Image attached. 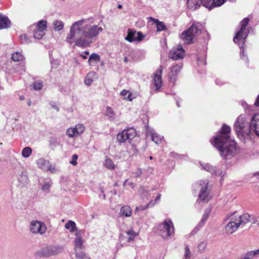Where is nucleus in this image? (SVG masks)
I'll use <instances>...</instances> for the list:
<instances>
[{
	"label": "nucleus",
	"instance_id": "1",
	"mask_svg": "<svg viewBox=\"0 0 259 259\" xmlns=\"http://www.w3.org/2000/svg\"><path fill=\"white\" fill-rule=\"evenodd\" d=\"M85 22V19H81L72 24L66 38L67 42L85 48L96 40L97 36L102 31V28L97 25L84 24Z\"/></svg>",
	"mask_w": 259,
	"mask_h": 259
},
{
	"label": "nucleus",
	"instance_id": "2",
	"mask_svg": "<svg viewBox=\"0 0 259 259\" xmlns=\"http://www.w3.org/2000/svg\"><path fill=\"white\" fill-rule=\"evenodd\" d=\"M231 127L224 124L217 135L211 140V144L219 151L223 159H230L237 151V144L230 138Z\"/></svg>",
	"mask_w": 259,
	"mask_h": 259
},
{
	"label": "nucleus",
	"instance_id": "3",
	"mask_svg": "<svg viewBox=\"0 0 259 259\" xmlns=\"http://www.w3.org/2000/svg\"><path fill=\"white\" fill-rule=\"evenodd\" d=\"M249 19L248 17L244 18L240 22L241 28L240 30L236 33V35L233 38L234 42L236 44L239 42V40H242V44H239V47L241 49L240 56L244 57V51L243 49V46L244 44V41L248 36V34L250 30L252 29L251 27L248 29L247 31L246 30V27L249 23Z\"/></svg>",
	"mask_w": 259,
	"mask_h": 259
},
{
	"label": "nucleus",
	"instance_id": "4",
	"mask_svg": "<svg viewBox=\"0 0 259 259\" xmlns=\"http://www.w3.org/2000/svg\"><path fill=\"white\" fill-rule=\"evenodd\" d=\"M234 127L239 137L248 136L251 131L250 123L247 121L245 116L243 115L238 117L234 124Z\"/></svg>",
	"mask_w": 259,
	"mask_h": 259
},
{
	"label": "nucleus",
	"instance_id": "5",
	"mask_svg": "<svg viewBox=\"0 0 259 259\" xmlns=\"http://www.w3.org/2000/svg\"><path fill=\"white\" fill-rule=\"evenodd\" d=\"M208 182L206 181H199L194 185L195 191H199V199L203 202H208L211 199V196L208 191Z\"/></svg>",
	"mask_w": 259,
	"mask_h": 259
},
{
	"label": "nucleus",
	"instance_id": "6",
	"mask_svg": "<svg viewBox=\"0 0 259 259\" xmlns=\"http://www.w3.org/2000/svg\"><path fill=\"white\" fill-rule=\"evenodd\" d=\"M200 31L195 25L193 24L188 30L181 33L180 38L186 44L194 43Z\"/></svg>",
	"mask_w": 259,
	"mask_h": 259
},
{
	"label": "nucleus",
	"instance_id": "7",
	"mask_svg": "<svg viewBox=\"0 0 259 259\" xmlns=\"http://www.w3.org/2000/svg\"><path fill=\"white\" fill-rule=\"evenodd\" d=\"M64 250L62 246H49L42 248L40 251V254L43 257H49L53 255H57Z\"/></svg>",
	"mask_w": 259,
	"mask_h": 259
},
{
	"label": "nucleus",
	"instance_id": "8",
	"mask_svg": "<svg viewBox=\"0 0 259 259\" xmlns=\"http://www.w3.org/2000/svg\"><path fill=\"white\" fill-rule=\"evenodd\" d=\"M136 131L133 128L125 129L118 134L117 140L120 143H124L126 141H130L136 137Z\"/></svg>",
	"mask_w": 259,
	"mask_h": 259
},
{
	"label": "nucleus",
	"instance_id": "9",
	"mask_svg": "<svg viewBox=\"0 0 259 259\" xmlns=\"http://www.w3.org/2000/svg\"><path fill=\"white\" fill-rule=\"evenodd\" d=\"M29 229L32 233L42 235L46 232L47 227L44 223L33 220L30 222Z\"/></svg>",
	"mask_w": 259,
	"mask_h": 259
},
{
	"label": "nucleus",
	"instance_id": "10",
	"mask_svg": "<svg viewBox=\"0 0 259 259\" xmlns=\"http://www.w3.org/2000/svg\"><path fill=\"white\" fill-rule=\"evenodd\" d=\"M163 230L160 231L161 235L164 238H167L174 234V227L171 220H165L163 222Z\"/></svg>",
	"mask_w": 259,
	"mask_h": 259
},
{
	"label": "nucleus",
	"instance_id": "11",
	"mask_svg": "<svg viewBox=\"0 0 259 259\" xmlns=\"http://www.w3.org/2000/svg\"><path fill=\"white\" fill-rule=\"evenodd\" d=\"M85 130L84 126L82 124H77L74 127H70L67 129L66 135L70 138L79 136Z\"/></svg>",
	"mask_w": 259,
	"mask_h": 259
},
{
	"label": "nucleus",
	"instance_id": "12",
	"mask_svg": "<svg viewBox=\"0 0 259 259\" xmlns=\"http://www.w3.org/2000/svg\"><path fill=\"white\" fill-rule=\"evenodd\" d=\"M185 55V51L181 45H179L177 48H174L169 53V57L174 60L182 59Z\"/></svg>",
	"mask_w": 259,
	"mask_h": 259
},
{
	"label": "nucleus",
	"instance_id": "13",
	"mask_svg": "<svg viewBox=\"0 0 259 259\" xmlns=\"http://www.w3.org/2000/svg\"><path fill=\"white\" fill-rule=\"evenodd\" d=\"M251 131L259 137V113L254 114L250 120Z\"/></svg>",
	"mask_w": 259,
	"mask_h": 259
},
{
	"label": "nucleus",
	"instance_id": "14",
	"mask_svg": "<svg viewBox=\"0 0 259 259\" xmlns=\"http://www.w3.org/2000/svg\"><path fill=\"white\" fill-rule=\"evenodd\" d=\"M162 69V67L160 66L159 68L156 70L153 78L154 83L156 90H158L161 86L162 82L161 78Z\"/></svg>",
	"mask_w": 259,
	"mask_h": 259
},
{
	"label": "nucleus",
	"instance_id": "15",
	"mask_svg": "<svg viewBox=\"0 0 259 259\" xmlns=\"http://www.w3.org/2000/svg\"><path fill=\"white\" fill-rule=\"evenodd\" d=\"M203 169H205L206 171L210 172L211 174L215 175L217 176H220L221 177L223 171L221 169H217V168L214 166H212V165L207 163L204 164H201Z\"/></svg>",
	"mask_w": 259,
	"mask_h": 259
},
{
	"label": "nucleus",
	"instance_id": "16",
	"mask_svg": "<svg viewBox=\"0 0 259 259\" xmlns=\"http://www.w3.org/2000/svg\"><path fill=\"white\" fill-rule=\"evenodd\" d=\"M210 211H211V210L209 208H207L205 210L204 214L203 215V217H202L201 221L199 222V223L197 226V227H196L194 229V230L192 231V233H196L197 230H198L201 227H202V226L204 225V224H205L206 220L208 219V218L209 216V214H210Z\"/></svg>",
	"mask_w": 259,
	"mask_h": 259
},
{
	"label": "nucleus",
	"instance_id": "17",
	"mask_svg": "<svg viewBox=\"0 0 259 259\" xmlns=\"http://www.w3.org/2000/svg\"><path fill=\"white\" fill-rule=\"evenodd\" d=\"M75 238L74 239V249L83 248V241L82 239V233L79 230L75 233Z\"/></svg>",
	"mask_w": 259,
	"mask_h": 259
},
{
	"label": "nucleus",
	"instance_id": "18",
	"mask_svg": "<svg viewBox=\"0 0 259 259\" xmlns=\"http://www.w3.org/2000/svg\"><path fill=\"white\" fill-rule=\"evenodd\" d=\"M11 26V22L8 17L0 13V29H7Z\"/></svg>",
	"mask_w": 259,
	"mask_h": 259
},
{
	"label": "nucleus",
	"instance_id": "19",
	"mask_svg": "<svg viewBox=\"0 0 259 259\" xmlns=\"http://www.w3.org/2000/svg\"><path fill=\"white\" fill-rule=\"evenodd\" d=\"M146 135L148 136H151L152 140L156 144H159L161 142L160 136L154 132V130L150 127H147L146 130Z\"/></svg>",
	"mask_w": 259,
	"mask_h": 259
},
{
	"label": "nucleus",
	"instance_id": "20",
	"mask_svg": "<svg viewBox=\"0 0 259 259\" xmlns=\"http://www.w3.org/2000/svg\"><path fill=\"white\" fill-rule=\"evenodd\" d=\"M182 66L181 65H176L172 67L169 74L171 81H175L176 78Z\"/></svg>",
	"mask_w": 259,
	"mask_h": 259
},
{
	"label": "nucleus",
	"instance_id": "21",
	"mask_svg": "<svg viewBox=\"0 0 259 259\" xmlns=\"http://www.w3.org/2000/svg\"><path fill=\"white\" fill-rule=\"evenodd\" d=\"M240 226L238 225V222L231 221L226 227V231L228 234H232L235 232Z\"/></svg>",
	"mask_w": 259,
	"mask_h": 259
},
{
	"label": "nucleus",
	"instance_id": "22",
	"mask_svg": "<svg viewBox=\"0 0 259 259\" xmlns=\"http://www.w3.org/2000/svg\"><path fill=\"white\" fill-rule=\"evenodd\" d=\"M235 221H238V225L239 226L241 225H245L246 223L251 222V216L248 213H244L241 215H240L237 220Z\"/></svg>",
	"mask_w": 259,
	"mask_h": 259
},
{
	"label": "nucleus",
	"instance_id": "23",
	"mask_svg": "<svg viewBox=\"0 0 259 259\" xmlns=\"http://www.w3.org/2000/svg\"><path fill=\"white\" fill-rule=\"evenodd\" d=\"M150 19L153 21L154 23L155 24L157 31H165L167 30V27L163 22L160 21L158 19H156L152 17H150Z\"/></svg>",
	"mask_w": 259,
	"mask_h": 259
},
{
	"label": "nucleus",
	"instance_id": "24",
	"mask_svg": "<svg viewBox=\"0 0 259 259\" xmlns=\"http://www.w3.org/2000/svg\"><path fill=\"white\" fill-rule=\"evenodd\" d=\"M136 31L134 29H128L127 36L125 39L130 42L136 41Z\"/></svg>",
	"mask_w": 259,
	"mask_h": 259
},
{
	"label": "nucleus",
	"instance_id": "25",
	"mask_svg": "<svg viewBox=\"0 0 259 259\" xmlns=\"http://www.w3.org/2000/svg\"><path fill=\"white\" fill-rule=\"evenodd\" d=\"M211 2V0H197L195 2H194V4L195 5L196 10L201 5H202L206 8H209L210 9Z\"/></svg>",
	"mask_w": 259,
	"mask_h": 259
},
{
	"label": "nucleus",
	"instance_id": "26",
	"mask_svg": "<svg viewBox=\"0 0 259 259\" xmlns=\"http://www.w3.org/2000/svg\"><path fill=\"white\" fill-rule=\"evenodd\" d=\"M49 161L46 160L43 158H39L37 161V164L39 168L42 169L44 170H46L49 166Z\"/></svg>",
	"mask_w": 259,
	"mask_h": 259
},
{
	"label": "nucleus",
	"instance_id": "27",
	"mask_svg": "<svg viewBox=\"0 0 259 259\" xmlns=\"http://www.w3.org/2000/svg\"><path fill=\"white\" fill-rule=\"evenodd\" d=\"M120 213L121 215L128 217L132 214V209L128 205H124L120 208Z\"/></svg>",
	"mask_w": 259,
	"mask_h": 259
},
{
	"label": "nucleus",
	"instance_id": "28",
	"mask_svg": "<svg viewBox=\"0 0 259 259\" xmlns=\"http://www.w3.org/2000/svg\"><path fill=\"white\" fill-rule=\"evenodd\" d=\"M76 259H89L86 257V254L83 250V248L74 249Z\"/></svg>",
	"mask_w": 259,
	"mask_h": 259
},
{
	"label": "nucleus",
	"instance_id": "29",
	"mask_svg": "<svg viewBox=\"0 0 259 259\" xmlns=\"http://www.w3.org/2000/svg\"><path fill=\"white\" fill-rule=\"evenodd\" d=\"M125 233L129 236L128 238H127V242L130 243L131 241H134L135 238L136 236L138 235V233L134 232L133 229H131L128 230H127L125 232Z\"/></svg>",
	"mask_w": 259,
	"mask_h": 259
},
{
	"label": "nucleus",
	"instance_id": "30",
	"mask_svg": "<svg viewBox=\"0 0 259 259\" xmlns=\"http://www.w3.org/2000/svg\"><path fill=\"white\" fill-rule=\"evenodd\" d=\"M66 229L70 230V232H73L76 230V224L72 221H69L65 225Z\"/></svg>",
	"mask_w": 259,
	"mask_h": 259
},
{
	"label": "nucleus",
	"instance_id": "31",
	"mask_svg": "<svg viewBox=\"0 0 259 259\" xmlns=\"http://www.w3.org/2000/svg\"><path fill=\"white\" fill-rule=\"evenodd\" d=\"M104 166L109 169H113L115 167V165L113 161L110 158H106L105 161Z\"/></svg>",
	"mask_w": 259,
	"mask_h": 259
},
{
	"label": "nucleus",
	"instance_id": "32",
	"mask_svg": "<svg viewBox=\"0 0 259 259\" xmlns=\"http://www.w3.org/2000/svg\"><path fill=\"white\" fill-rule=\"evenodd\" d=\"M54 29L55 31H60L63 29L64 23L61 21L56 20L53 22Z\"/></svg>",
	"mask_w": 259,
	"mask_h": 259
},
{
	"label": "nucleus",
	"instance_id": "33",
	"mask_svg": "<svg viewBox=\"0 0 259 259\" xmlns=\"http://www.w3.org/2000/svg\"><path fill=\"white\" fill-rule=\"evenodd\" d=\"M23 59L22 54L18 52L13 53L12 55V59L15 62L22 61Z\"/></svg>",
	"mask_w": 259,
	"mask_h": 259
},
{
	"label": "nucleus",
	"instance_id": "34",
	"mask_svg": "<svg viewBox=\"0 0 259 259\" xmlns=\"http://www.w3.org/2000/svg\"><path fill=\"white\" fill-rule=\"evenodd\" d=\"M45 33L41 30H38V29H34L33 30V36L35 39H40L44 35Z\"/></svg>",
	"mask_w": 259,
	"mask_h": 259
},
{
	"label": "nucleus",
	"instance_id": "35",
	"mask_svg": "<svg viewBox=\"0 0 259 259\" xmlns=\"http://www.w3.org/2000/svg\"><path fill=\"white\" fill-rule=\"evenodd\" d=\"M32 149L29 147H25L22 151V155L24 158H28L32 153Z\"/></svg>",
	"mask_w": 259,
	"mask_h": 259
},
{
	"label": "nucleus",
	"instance_id": "36",
	"mask_svg": "<svg viewBox=\"0 0 259 259\" xmlns=\"http://www.w3.org/2000/svg\"><path fill=\"white\" fill-rule=\"evenodd\" d=\"M46 21L44 20L39 21L36 26V29L41 30V31L44 32V31L46 29Z\"/></svg>",
	"mask_w": 259,
	"mask_h": 259
},
{
	"label": "nucleus",
	"instance_id": "37",
	"mask_svg": "<svg viewBox=\"0 0 259 259\" xmlns=\"http://www.w3.org/2000/svg\"><path fill=\"white\" fill-rule=\"evenodd\" d=\"M94 60L95 62H99L100 61V56L96 53H92L89 57L88 63L91 65V62Z\"/></svg>",
	"mask_w": 259,
	"mask_h": 259
},
{
	"label": "nucleus",
	"instance_id": "38",
	"mask_svg": "<svg viewBox=\"0 0 259 259\" xmlns=\"http://www.w3.org/2000/svg\"><path fill=\"white\" fill-rule=\"evenodd\" d=\"M51 185H52V183H51V181H49V180L46 181H45L44 184L41 186V189L42 191H43L44 192H48L49 191V188H50Z\"/></svg>",
	"mask_w": 259,
	"mask_h": 259
},
{
	"label": "nucleus",
	"instance_id": "39",
	"mask_svg": "<svg viewBox=\"0 0 259 259\" xmlns=\"http://www.w3.org/2000/svg\"><path fill=\"white\" fill-rule=\"evenodd\" d=\"M154 203H153L152 201H150L148 204H147L145 205H140L139 206H137L136 208V211H144L146 209H147L148 207H149L150 205L153 206L154 205Z\"/></svg>",
	"mask_w": 259,
	"mask_h": 259
},
{
	"label": "nucleus",
	"instance_id": "40",
	"mask_svg": "<svg viewBox=\"0 0 259 259\" xmlns=\"http://www.w3.org/2000/svg\"><path fill=\"white\" fill-rule=\"evenodd\" d=\"M226 0H213L210 6V9L215 7H219L222 5Z\"/></svg>",
	"mask_w": 259,
	"mask_h": 259
},
{
	"label": "nucleus",
	"instance_id": "41",
	"mask_svg": "<svg viewBox=\"0 0 259 259\" xmlns=\"http://www.w3.org/2000/svg\"><path fill=\"white\" fill-rule=\"evenodd\" d=\"M92 74V73H89L84 79V83L88 86L91 85L93 82V79L91 77Z\"/></svg>",
	"mask_w": 259,
	"mask_h": 259
},
{
	"label": "nucleus",
	"instance_id": "42",
	"mask_svg": "<svg viewBox=\"0 0 259 259\" xmlns=\"http://www.w3.org/2000/svg\"><path fill=\"white\" fill-rule=\"evenodd\" d=\"M42 87V82L40 80L35 81L33 84V88L36 91L40 90Z\"/></svg>",
	"mask_w": 259,
	"mask_h": 259
},
{
	"label": "nucleus",
	"instance_id": "43",
	"mask_svg": "<svg viewBox=\"0 0 259 259\" xmlns=\"http://www.w3.org/2000/svg\"><path fill=\"white\" fill-rule=\"evenodd\" d=\"M106 115L109 118H113L114 115V112L110 107H107L106 110Z\"/></svg>",
	"mask_w": 259,
	"mask_h": 259
},
{
	"label": "nucleus",
	"instance_id": "44",
	"mask_svg": "<svg viewBox=\"0 0 259 259\" xmlns=\"http://www.w3.org/2000/svg\"><path fill=\"white\" fill-rule=\"evenodd\" d=\"M207 246V242L206 241L201 242L198 245V249L200 252H203Z\"/></svg>",
	"mask_w": 259,
	"mask_h": 259
},
{
	"label": "nucleus",
	"instance_id": "45",
	"mask_svg": "<svg viewBox=\"0 0 259 259\" xmlns=\"http://www.w3.org/2000/svg\"><path fill=\"white\" fill-rule=\"evenodd\" d=\"M20 38L22 44H28L30 42L29 39L26 34H21Z\"/></svg>",
	"mask_w": 259,
	"mask_h": 259
},
{
	"label": "nucleus",
	"instance_id": "46",
	"mask_svg": "<svg viewBox=\"0 0 259 259\" xmlns=\"http://www.w3.org/2000/svg\"><path fill=\"white\" fill-rule=\"evenodd\" d=\"M145 36L143 34V33L140 32L136 31V41H141L144 38Z\"/></svg>",
	"mask_w": 259,
	"mask_h": 259
},
{
	"label": "nucleus",
	"instance_id": "47",
	"mask_svg": "<svg viewBox=\"0 0 259 259\" xmlns=\"http://www.w3.org/2000/svg\"><path fill=\"white\" fill-rule=\"evenodd\" d=\"M191 252L187 245L185 246V259H189L190 257Z\"/></svg>",
	"mask_w": 259,
	"mask_h": 259
},
{
	"label": "nucleus",
	"instance_id": "48",
	"mask_svg": "<svg viewBox=\"0 0 259 259\" xmlns=\"http://www.w3.org/2000/svg\"><path fill=\"white\" fill-rule=\"evenodd\" d=\"M78 158V155L77 154H73L72 156V159L70 161L73 165L75 166L77 164V159Z\"/></svg>",
	"mask_w": 259,
	"mask_h": 259
},
{
	"label": "nucleus",
	"instance_id": "49",
	"mask_svg": "<svg viewBox=\"0 0 259 259\" xmlns=\"http://www.w3.org/2000/svg\"><path fill=\"white\" fill-rule=\"evenodd\" d=\"M254 257V256L251 251L247 252L243 259H252Z\"/></svg>",
	"mask_w": 259,
	"mask_h": 259
},
{
	"label": "nucleus",
	"instance_id": "50",
	"mask_svg": "<svg viewBox=\"0 0 259 259\" xmlns=\"http://www.w3.org/2000/svg\"><path fill=\"white\" fill-rule=\"evenodd\" d=\"M48 169H46V171H50L52 173H55L57 171V169L55 167V165H52L50 163L49 164V166H48Z\"/></svg>",
	"mask_w": 259,
	"mask_h": 259
},
{
	"label": "nucleus",
	"instance_id": "51",
	"mask_svg": "<svg viewBox=\"0 0 259 259\" xmlns=\"http://www.w3.org/2000/svg\"><path fill=\"white\" fill-rule=\"evenodd\" d=\"M252 224L257 223L259 224V218L256 217H253L251 218V222Z\"/></svg>",
	"mask_w": 259,
	"mask_h": 259
},
{
	"label": "nucleus",
	"instance_id": "52",
	"mask_svg": "<svg viewBox=\"0 0 259 259\" xmlns=\"http://www.w3.org/2000/svg\"><path fill=\"white\" fill-rule=\"evenodd\" d=\"M134 59L131 55H129L128 57L126 56L123 59V62L124 63H127L128 61L133 60Z\"/></svg>",
	"mask_w": 259,
	"mask_h": 259
},
{
	"label": "nucleus",
	"instance_id": "53",
	"mask_svg": "<svg viewBox=\"0 0 259 259\" xmlns=\"http://www.w3.org/2000/svg\"><path fill=\"white\" fill-rule=\"evenodd\" d=\"M142 173V169L141 168H137L135 172L136 177H140Z\"/></svg>",
	"mask_w": 259,
	"mask_h": 259
},
{
	"label": "nucleus",
	"instance_id": "54",
	"mask_svg": "<svg viewBox=\"0 0 259 259\" xmlns=\"http://www.w3.org/2000/svg\"><path fill=\"white\" fill-rule=\"evenodd\" d=\"M50 145L51 146H56V140L53 137H51L50 139Z\"/></svg>",
	"mask_w": 259,
	"mask_h": 259
},
{
	"label": "nucleus",
	"instance_id": "55",
	"mask_svg": "<svg viewBox=\"0 0 259 259\" xmlns=\"http://www.w3.org/2000/svg\"><path fill=\"white\" fill-rule=\"evenodd\" d=\"M51 106L52 107V108H54L55 109H56L57 110V112H58L59 111V108L58 106L57 105H54V103L53 102H51L50 103Z\"/></svg>",
	"mask_w": 259,
	"mask_h": 259
},
{
	"label": "nucleus",
	"instance_id": "56",
	"mask_svg": "<svg viewBox=\"0 0 259 259\" xmlns=\"http://www.w3.org/2000/svg\"><path fill=\"white\" fill-rule=\"evenodd\" d=\"M253 253L254 257H257L259 256V248L255 250H252L251 251Z\"/></svg>",
	"mask_w": 259,
	"mask_h": 259
},
{
	"label": "nucleus",
	"instance_id": "57",
	"mask_svg": "<svg viewBox=\"0 0 259 259\" xmlns=\"http://www.w3.org/2000/svg\"><path fill=\"white\" fill-rule=\"evenodd\" d=\"M254 105L255 106L259 107V95H258L257 98L256 100V101L254 103Z\"/></svg>",
	"mask_w": 259,
	"mask_h": 259
},
{
	"label": "nucleus",
	"instance_id": "58",
	"mask_svg": "<svg viewBox=\"0 0 259 259\" xmlns=\"http://www.w3.org/2000/svg\"><path fill=\"white\" fill-rule=\"evenodd\" d=\"M128 153L127 151H123L120 152V156H123L124 155H126V154Z\"/></svg>",
	"mask_w": 259,
	"mask_h": 259
},
{
	"label": "nucleus",
	"instance_id": "59",
	"mask_svg": "<svg viewBox=\"0 0 259 259\" xmlns=\"http://www.w3.org/2000/svg\"><path fill=\"white\" fill-rule=\"evenodd\" d=\"M127 93V91L126 90H123V91H122L120 93V95L122 96H125Z\"/></svg>",
	"mask_w": 259,
	"mask_h": 259
},
{
	"label": "nucleus",
	"instance_id": "60",
	"mask_svg": "<svg viewBox=\"0 0 259 259\" xmlns=\"http://www.w3.org/2000/svg\"><path fill=\"white\" fill-rule=\"evenodd\" d=\"M134 97H133V95L131 94H128L127 97V99L130 101H132Z\"/></svg>",
	"mask_w": 259,
	"mask_h": 259
},
{
	"label": "nucleus",
	"instance_id": "61",
	"mask_svg": "<svg viewBox=\"0 0 259 259\" xmlns=\"http://www.w3.org/2000/svg\"><path fill=\"white\" fill-rule=\"evenodd\" d=\"M124 236L123 234H120V235H119V240L120 242H122L123 240H124Z\"/></svg>",
	"mask_w": 259,
	"mask_h": 259
},
{
	"label": "nucleus",
	"instance_id": "62",
	"mask_svg": "<svg viewBox=\"0 0 259 259\" xmlns=\"http://www.w3.org/2000/svg\"><path fill=\"white\" fill-rule=\"evenodd\" d=\"M160 197H161V195L160 194H158V196L156 197V198L155 199V201L159 200V199L160 198Z\"/></svg>",
	"mask_w": 259,
	"mask_h": 259
},
{
	"label": "nucleus",
	"instance_id": "63",
	"mask_svg": "<svg viewBox=\"0 0 259 259\" xmlns=\"http://www.w3.org/2000/svg\"><path fill=\"white\" fill-rule=\"evenodd\" d=\"M128 185L131 186L132 188L134 187V184L132 182H130L127 184Z\"/></svg>",
	"mask_w": 259,
	"mask_h": 259
},
{
	"label": "nucleus",
	"instance_id": "64",
	"mask_svg": "<svg viewBox=\"0 0 259 259\" xmlns=\"http://www.w3.org/2000/svg\"><path fill=\"white\" fill-rule=\"evenodd\" d=\"M254 176L256 177L257 178L259 179V172H255V174H254Z\"/></svg>",
	"mask_w": 259,
	"mask_h": 259
}]
</instances>
